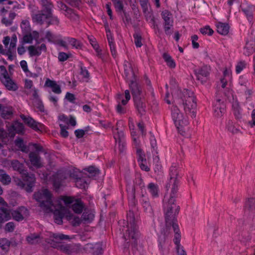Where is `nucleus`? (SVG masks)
<instances>
[{"label": "nucleus", "instance_id": "obj_58", "mask_svg": "<svg viewBox=\"0 0 255 255\" xmlns=\"http://www.w3.org/2000/svg\"><path fill=\"white\" fill-rule=\"evenodd\" d=\"M24 35L23 36V43H31L33 41V36L31 33H24Z\"/></svg>", "mask_w": 255, "mask_h": 255}, {"label": "nucleus", "instance_id": "obj_8", "mask_svg": "<svg viewBox=\"0 0 255 255\" xmlns=\"http://www.w3.org/2000/svg\"><path fill=\"white\" fill-rule=\"evenodd\" d=\"M170 179L166 184L165 188L167 190L171 188L173 191L178 190L179 180L178 179V172L175 166L172 165L169 169Z\"/></svg>", "mask_w": 255, "mask_h": 255}, {"label": "nucleus", "instance_id": "obj_16", "mask_svg": "<svg viewBox=\"0 0 255 255\" xmlns=\"http://www.w3.org/2000/svg\"><path fill=\"white\" fill-rule=\"evenodd\" d=\"M128 82L132 98L143 95L141 86L137 82L136 79L131 80Z\"/></svg>", "mask_w": 255, "mask_h": 255}, {"label": "nucleus", "instance_id": "obj_4", "mask_svg": "<svg viewBox=\"0 0 255 255\" xmlns=\"http://www.w3.org/2000/svg\"><path fill=\"white\" fill-rule=\"evenodd\" d=\"M42 8L38 11L37 13L31 15L33 22L42 25L44 23L45 19H48L52 16L53 4L51 0H40Z\"/></svg>", "mask_w": 255, "mask_h": 255}, {"label": "nucleus", "instance_id": "obj_43", "mask_svg": "<svg viewBox=\"0 0 255 255\" xmlns=\"http://www.w3.org/2000/svg\"><path fill=\"white\" fill-rule=\"evenodd\" d=\"M113 2L114 3L116 10L119 15L121 14L122 12L125 10L122 1L120 0H116Z\"/></svg>", "mask_w": 255, "mask_h": 255}, {"label": "nucleus", "instance_id": "obj_51", "mask_svg": "<svg viewBox=\"0 0 255 255\" xmlns=\"http://www.w3.org/2000/svg\"><path fill=\"white\" fill-rule=\"evenodd\" d=\"M133 37L134 38L135 46L137 47H141L142 43L141 42L142 37L141 35L138 32H135L133 34Z\"/></svg>", "mask_w": 255, "mask_h": 255}, {"label": "nucleus", "instance_id": "obj_33", "mask_svg": "<svg viewBox=\"0 0 255 255\" xmlns=\"http://www.w3.org/2000/svg\"><path fill=\"white\" fill-rule=\"evenodd\" d=\"M125 98L126 99L124 100L123 99V95L121 94H118L117 95V102H120L122 105L125 106L127 104L128 102L130 99V95L129 93V91L128 90H126L125 91Z\"/></svg>", "mask_w": 255, "mask_h": 255}, {"label": "nucleus", "instance_id": "obj_29", "mask_svg": "<svg viewBox=\"0 0 255 255\" xmlns=\"http://www.w3.org/2000/svg\"><path fill=\"white\" fill-rule=\"evenodd\" d=\"M147 188L153 198L159 197V190L157 184L151 182L148 184Z\"/></svg>", "mask_w": 255, "mask_h": 255}, {"label": "nucleus", "instance_id": "obj_55", "mask_svg": "<svg viewBox=\"0 0 255 255\" xmlns=\"http://www.w3.org/2000/svg\"><path fill=\"white\" fill-rule=\"evenodd\" d=\"M163 28L165 34L170 36L173 32V23L169 25L163 24Z\"/></svg>", "mask_w": 255, "mask_h": 255}, {"label": "nucleus", "instance_id": "obj_12", "mask_svg": "<svg viewBox=\"0 0 255 255\" xmlns=\"http://www.w3.org/2000/svg\"><path fill=\"white\" fill-rule=\"evenodd\" d=\"M20 118L26 125L34 130L42 131L44 129V126L43 124L36 122L32 118L26 117L24 115H21Z\"/></svg>", "mask_w": 255, "mask_h": 255}, {"label": "nucleus", "instance_id": "obj_44", "mask_svg": "<svg viewBox=\"0 0 255 255\" xmlns=\"http://www.w3.org/2000/svg\"><path fill=\"white\" fill-rule=\"evenodd\" d=\"M254 6L252 5H249L247 7L242 8V10L245 14L249 20L251 21L253 18V8Z\"/></svg>", "mask_w": 255, "mask_h": 255}, {"label": "nucleus", "instance_id": "obj_25", "mask_svg": "<svg viewBox=\"0 0 255 255\" xmlns=\"http://www.w3.org/2000/svg\"><path fill=\"white\" fill-rule=\"evenodd\" d=\"M45 86L50 87L52 91L55 94H60L62 92L60 85H58L56 81L47 79L45 83Z\"/></svg>", "mask_w": 255, "mask_h": 255}, {"label": "nucleus", "instance_id": "obj_20", "mask_svg": "<svg viewBox=\"0 0 255 255\" xmlns=\"http://www.w3.org/2000/svg\"><path fill=\"white\" fill-rule=\"evenodd\" d=\"M175 233L173 242L176 246L177 252L178 255H187L186 252L184 250L183 247L181 246L180 243L181 240V234L179 232H174Z\"/></svg>", "mask_w": 255, "mask_h": 255}, {"label": "nucleus", "instance_id": "obj_49", "mask_svg": "<svg viewBox=\"0 0 255 255\" xmlns=\"http://www.w3.org/2000/svg\"><path fill=\"white\" fill-rule=\"evenodd\" d=\"M40 236L35 234H31L26 238L27 242L31 244H34L38 243V240Z\"/></svg>", "mask_w": 255, "mask_h": 255}, {"label": "nucleus", "instance_id": "obj_61", "mask_svg": "<svg viewBox=\"0 0 255 255\" xmlns=\"http://www.w3.org/2000/svg\"><path fill=\"white\" fill-rule=\"evenodd\" d=\"M59 127L60 128L61 135L64 138L67 137L69 135L68 131L66 130L68 128V127L62 124H60Z\"/></svg>", "mask_w": 255, "mask_h": 255}, {"label": "nucleus", "instance_id": "obj_5", "mask_svg": "<svg viewBox=\"0 0 255 255\" xmlns=\"http://www.w3.org/2000/svg\"><path fill=\"white\" fill-rule=\"evenodd\" d=\"M126 234L130 239L132 240L131 245L136 248L137 246V240L139 237V231L136 223L134 215L133 212L129 211L127 215Z\"/></svg>", "mask_w": 255, "mask_h": 255}, {"label": "nucleus", "instance_id": "obj_23", "mask_svg": "<svg viewBox=\"0 0 255 255\" xmlns=\"http://www.w3.org/2000/svg\"><path fill=\"white\" fill-rule=\"evenodd\" d=\"M29 158L31 164L36 168H40L43 166L40 161V157L34 152H30L29 154Z\"/></svg>", "mask_w": 255, "mask_h": 255}, {"label": "nucleus", "instance_id": "obj_50", "mask_svg": "<svg viewBox=\"0 0 255 255\" xmlns=\"http://www.w3.org/2000/svg\"><path fill=\"white\" fill-rule=\"evenodd\" d=\"M119 15L122 18V19L126 25L131 23V19L130 15L128 13L126 12V10L122 12L121 14H120Z\"/></svg>", "mask_w": 255, "mask_h": 255}, {"label": "nucleus", "instance_id": "obj_39", "mask_svg": "<svg viewBox=\"0 0 255 255\" xmlns=\"http://www.w3.org/2000/svg\"><path fill=\"white\" fill-rule=\"evenodd\" d=\"M163 58L168 67L170 68H174L175 67V62L170 55L164 53L163 54Z\"/></svg>", "mask_w": 255, "mask_h": 255}, {"label": "nucleus", "instance_id": "obj_64", "mask_svg": "<svg viewBox=\"0 0 255 255\" xmlns=\"http://www.w3.org/2000/svg\"><path fill=\"white\" fill-rule=\"evenodd\" d=\"M9 76L7 70L4 66H0V80Z\"/></svg>", "mask_w": 255, "mask_h": 255}, {"label": "nucleus", "instance_id": "obj_15", "mask_svg": "<svg viewBox=\"0 0 255 255\" xmlns=\"http://www.w3.org/2000/svg\"><path fill=\"white\" fill-rule=\"evenodd\" d=\"M66 207L60 205L58 208L56 209L53 212V218L55 223L61 225L63 223L62 219L65 215Z\"/></svg>", "mask_w": 255, "mask_h": 255}, {"label": "nucleus", "instance_id": "obj_42", "mask_svg": "<svg viewBox=\"0 0 255 255\" xmlns=\"http://www.w3.org/2000/svg\"><path fill=\"white\" fill-rule=\"evenodd\" d=\"M10 242L6 238L0 239V248L4 252H7L9 249Z\"/></svg>", "mask_w": 255, "mask_h": 255}, {"label": "nucleus", "instance_id": "obj_60", "mask_svg": "<svg viewBox=\"0 0 255 255\" xmlns=\"http://www.w3.org/2000/svg\"><path fill=\"white\" fill-rule=\"evenodd\" d=\"M158 242L159 249L161 252H163L164 250V245L165 242V235H163L159 236Z\"/></svg>", "mask_w": 255, "mask_h": 255}, {"label": "nucleus", "instance_id": "obj_7", "mask_svg": "<svg viewBox=\"0 0 255 255\" xmlns=\"http://www.w3.org/2000/svg\"><path fill=\"white\" fill-rule=\"evenodd\" d=\"M51 237L53 238L54 240L52 241L53 242H55L56 243L58 244L56 247L58 250L68 255H70L72 254L73 249L70 245H62L61 244V241L69 240L70 239L69 236L62 233H54Z\"/></svg>", "mask_w": 255, "mask_h": 255}, {"label": "nucleus", "instance_id": "obj_2", "mask_svg": "<svg viewBox=\"0 0 255 255\" xmlns=\"http://www.w3.org/2000/svg\"><path fill=\"white\" fill-rule=\"evenodd\" d=\"M178 104L182 105L186 114H191V118L196 117L195 110L197 107L196 98L194 93L188 89H184L178 94Z\"/></svg>", "mask_w": 255, "mask_h": 255}, {"label": "nucleus", "instance_id": "obj_3", "mask_svg": "<svg viewBox=\"0 0 255 255\" xmlns=\"http://www.w3.org/2000/svg\"><path fill=\"white\" fill-rule=\"evenodd\" d=\"M13 182L20 189H23L29 193L33 191L36 183V178L34 174L29 173L27 170L21 174V178L13 177Z\"/></svg>", "mask_w": 255, "mask_h": 255}, {"label": "nucleus", "instance_id": "obj_17", "mask_svg": "<svg viewBox=\"0 0 255 255\" xmlns=\"http://www.w3.org/2000/svg\"><path fill=\"white\" fill-rule=\"evenodd\" d=\"M214 115L216 117H221L226 112V105L221 99H217L213 105Z\"/></svg>", "mask_w": 255, "mask_h": 255}, {"label": "nucleus", "instance_id": "obj_10", "mask_svg": "<svg viewBox=\"0 0 255 255\" xmlns=\"http://www.w3.org/2000/svg\"><path fill=\"white\" fill-rule=\"evenodd\" d=\"M132 99L134 106L138 114L140 117L145 115L146 113V100L144 95L132 98Z\"/></svg>", "mask_w": 255, "mask_h": 255}, {"label": "nucleus", "instance_id": "obj_30", "mask_svg": "<svg viewBox=\"0 0 255 255\" xmlns=\"http://www.w3.org/2000/svg\"><path fill=\"white\" fill-rule=\"evenodd\" d=\"M8 90L16 91L18 87L9 76L0 80Z\"/></svg>", "mask_w": 255, "mask_h": 255}, {"label": "nucleus", "instance_id": "obj_22", "mask_svg": "<svg viewBox=\"0 0 255 255\" xmlns=\"http://www.w3.org/2000/svg\"><path fill=\"white\" fill-rule=\"evenodd\" d=\"M71 208L76 214H81L86 208L84 202L81 199H76L74 203L71 205Z\"/></svg>", "mask_w": 255, "mask_h": 255}, {"label": "nucleus", "instance_id": "obj_9", "mask_svg": "<svg viewBox=\"0 0 255 255\" xmlns=\"http://www.w3.org/2000/svg\"><path fill=\"white\" fill-rule=\"evenodd\" d=\"M171 112L172 119L177 128H179L180 126L182 127L187 125V120L183 117L177 106H172Z\"/></svg>", "mask_w": 255, "mask_h": 255}, {"label": "nucleus", "instance_id": "obj_45", "mask_svg": "<svg viewBox=\"0 0 255 255\" xmlns=\"http://www.w3.org/2000/svg\"><path fill=\"white\" fill-rule=\"evenodd\" d=\"M61 199L64 202L67 208H71V205L74 203L76 199L73 197L63 196H62Z\"/></svg>", "mask_w": 255, "mask_h": 255}, {"label": "nucleus", "instance_id": "obj_54", "mask_svg": "<svg viewBox=\"0 0 255 255\" xmlns=\"http://www.w3.org/2000/svg\"><path fill=\"white\" fill-rule=\"evenodd\" d=\"M227 128L228 131L232 133L233 134L237 133L239 131V129L236 128L233 124V122L232 121H229L227 125Z\"/></svg>", "mask_w": 255, "mask_h": 255}, {"label": "nucleus", "instance_id": "obj_35", "mask_svg": "<svg viewBox=\"0 0 255 255\" xmlns=\"http://www.w3.org/2000/svg\"><path fill=\"white\" fill-rule=\"evenodd\" d=\"M84 170L89 173V176L90 177L96 176L100 173V170L94 165L89 166L85 168Z\"/></svg>", "mask_w": 255, "mask_h": 255}, {"label": "nucleus", "instance_id": "obj_48", "mask_svg": "<svg viewBox=\"0 0 255 255\" xmlns=\"http://www.w3.org/2000/svg\"><path fill=\"white\" fill-rule=\"evenodd\" d=\"M136 154L137 155V161L140 162H146L145 155L144 152L140 148H138L136 150Z\"/></svg>", "mask_w": 255, "mask_h": 255}, {"label": "nucleus", "instance_id": "obj_38", "mask_svg": "<svg viewBox=\"0 0 255 255\" xmlns=\"http://www.w3.org/2000/svg\"><path fill=\"white\" fill-rule=\"evenodd\" d=\"M234 115L237 120H241L242 118V115L241 111V108L238 102H235L232 106Z\"/></svg>", "mask_w": 255, "mask_h": 255}, {"label": "nucleus", "instance_id": "obj_31", "mask_svg": "<svg viewBox=\"0 0 255 255\" xmlns=\"http://www.w3.org/2000/svg\"><path fill=\"white\" fill-rule=\"evenodd\" d=\"M161 15L164 20L163 24L169 25V24L173 23L172 14L168 10H163L162 11Z\"/></svg>", "mask_w": 255, "mask_h": 255}, {"label": "nucleus", "instance_id": "obj_34", "mask_svg": "<svg viewBox=\"0 0 255 255\" xmlns=\"http://www.w3.org/2000/svg\"><path fill=\"white\" fill-rule=\"evenodd\" d=\"M0 182L4 185H8L11 182V178L3 169H0Z\"/></svg>", "mask_w": 255, "mask_h": 255}, {"label": "nucleus", "instance_id": "obj_18", "mask_svg": "<svg viewBox=\"0 0 255 255\" xmlns=\"http://www.w3.org/2000/svg\"><path fill=\"white\" fill-rule=\"evenodd\" d=\"M28 213V210L24 206L18 207L15 210H12L11 214L12 219L16 221L20 222L24 219L23 215Z\"/></svg>", "mask_w": 255, "mask_h": 255}, {"label": "nucleus", "instance_id": "obj_56", "mask_svg": "<svg viewBox=\"0 0 255 255\" xmlns=\"http://www.w3.org/2000/svg\"><path fill=\"white\" fill-rule=\"evenodd\" d=\"M80 75L83 76V78L88 79L90 77V73L87 68L83 66V63H81L80 65Z\"/></svg>", "mask_w": 255, "mask_h": 255}, {"label": "nucleus", "instance_id": "obj_27", "mask_svg": "<svg viewBox=\"0 0 255 255\" xmlns=\"http://www.w3.org/2000/svg\"><path fill=\"white\" fill-rule=\"evenodd\" d=\"M64 14L71 20L77 21L79 20V14L74 9L69 7L65 11Z\"/></svg>", "mask_w": 255, "mask_h": 255}, {"label": "nucleus", "instance_id": "obj_28", "mask_svg": "<svg viewBox=\"0 0 255 255\" xmlns=\"http://www.w3.org/2000/svg\"><path fill=\"white\" fill-rule=\"evenodd\" d=\"M216 27L217 32L220 34L226 35L229 33L230 26L228 23L219 22Z\"/></svg>", "mask_w": 255, "mask_h": 255}, {"label": "nucleus", "instance_id": "obj_11", "mask_svg": "<svg viewBox=\"0 0 255 255\" xmlns=\"http://www.w3.org/2000/svg\"><path fill=\"white\" fill-rule=\"evenodd\" d=\"M143 189H144V184L143 180L140 178H136L134 181L133 184L131 186L127 187V190L129 196H130L133 199H135V192L141 191L143 192Z\"/></svg>", "mask_w": 255, "mask_h": 255}, {"label": "nucleus", "instance_id": "obj_53", "mask_svg": "<svg viewBox=\"0 0 255 255\" xmlns=\"http://www.w3.org/2000/svg\"><path fill=\"white\" fill-rule=\"evenodd\" d=\"M200 31L203 35L207 34L209 36L212 35L214 33V30L211 28L209 25H206L204 27L201 28Z\"/></svg>", "mask_w": 255, "mask_h": 255}, {"label": "nucleus", "instance_id": "obj_41", "mask_svg": "<svg viewBox=\"0 0 255 255\" xmlns=\"http://www.w3.org/2000/svg\"><path fill=\"white\" fill-rule=\"evenodd\" d=\"M124 74L125 79L127 82L131 80L135 79L136 78L133 68L126 69V70H124Z\"/></svg>", "mask_w": 255, "mask_h": 255}, {"label": "nucleus", "instance_id": "obj_13", "mask_svg": "<svg viewBox=\"0 0 255 255\" xmlns=\"http://www.w3.org/2000/svg\"><path fill=\"white\" fill-rule=\"evenodd\" d=\"M197 79L202 83L206 82L210 75V69L207 66H202L199 69L194 70Z\"/></svg>", "mask_w": 255, "mask_h": 255}, {"label": "nucleus", "instance_id": "obj_26", "mask_svg": "<svg viewBox=\"0 0 255 255\" xmlns=\"http://www.w3.org/2000/svg\"><path fill=\"white\" fill-rule=\"evenodd\" d=\"M140 202L144 208L145 212L151 213L152 211V208L150 205L149 200L148 197H145L143 193L142 192L141 194V199Z\"/></svg>", "mask_w": 255, "mask_h": 255}, {"label": "nucleus", "instance_id": "obj_47", "mask_svg": "<svg viewBox=\"0 0 255 255\" xmlns=\"http://www.w3.org/2000/svg\"><path fill=\"white\" fill-rule=\"evenodd\" d=\"M0 211L4 214L3 218L6 221L9 220L11 218V213L12 211L10 209L4 207H0Z\"/></svg>", "mask_w": 255, "mask_h": 255}, {"label": "nucleus", "instance_id": "obj_63", "mask_svg": "<svg viewBox=\"0 0 255 255\" xmlns=\"http://www.w3.org/2000/svg\"><path fill=\"white\" fill-rule=\"evenodd\" d=\"M153 170L155 174L157 175H161L163 173L162 165L158 162L154 165Z\"/></svg>", "mask_w": 255, "mask_h": 255}, {"label": "nucleus", "instance_id": "obj_19", "mask_svg": "<svg viewBox=\"0 0 255 255\" xmlns=\"http://www.w3.org/2000/svg\"><path fill=\"white\" fill-rule=\"evenodd\" d=\"M66 178L65 174L62 172H57L53 175V185L56 191L61 188Z\"/></svg>", "mask_w": 255, "mask_h": 255}, {"label": "nucleus", "instance_id": "obj_36", "mask_svg": "<svg viewBox=\"0 0 255 255\" xmlns=\"http://www.w3.org/2000/svg\"><path fill=\"white\" fill-rule=\"evenodd\" d=\"M244 209L249 211L255 209V198L253 197L248 198L245 203Z\"/></svg>", "mask_w": 255, "mask_h": 255}, {"label": "nucleus", "instance_id": "obj_14", "mask_svg": "<svg viewBox=\"0 0 255 255\" xmlns=\"http://www.w3.org/2000/svg\"><path fill=\"white\" fill-rule=\"evenodd\" d=\"M115 130H117L116 133L115 132L114 129H113L114 137L116 142H118L119 146V150L122 152L125 149L126 142L125 140V136L122 130L119 131L118 128H116Z\"/></svg>", "mask_w": 255, "mask_h": 255}, {"label": "nucleus", "instance_id": "obj_52", "mask_svg": "<svg viewBox=\"0 0 255 255\" xmlns=\"http://www.w3.org/2000/svg\"><path fill=\"white\" fill-rule=\"evenodd\" d=\"M27 49L30 57L34 56H39L40 55V53L37 50L36 47L33 45L28 46Z\"/></svg>", "mask_w": 255, "mask_h": 255}, {"label": "nucleus", "instance_id": "obj_37", "mask_svg": "<svg viewBox=\"0 0 255 255\" xmlns=\"http://www.w3.org/2000/svg\"><path fill=\"white\" fill-rule=\"evenodd\" d=\"M73 47H74L76 49H81L83 44L81 42L77 40L75 38L66 37L64 38Z\"/></svg>", "mask_w": 255, "mask_h": 255}, {"label": "nucleus", "instance_id": "obj_32", "mask_svg": "<svg viewBox=\"0 0 255 255\" xmlns=\"http://www.w3.org/2000/svg\"><path fill=\"white\" fill-rule=\"evenodd\" d=\"M0 113L1 117L5 119H10L13 115L12 108L10 107L2 106Z\"/></svg>", "mask_w": 255, "mask_h": 255}, {"label": "nucleus", "instance_id": "obj_62", "mask_svg": "<svg viewBox=\"0 0 255 255\" xmlns=\"http://www.w3.org/2000/svg\"><path fill=\"white\" fill-rule=\"evenodd\" d=\"M70 55L64 52H60L58 53V59L60 62H64L70 57Z\"/></svg>", "mask_w": 255, "mask_h": 255}, {"label": "nucleus", "instance_id": "obj_40", "mask_svg": "<svg viewBox=\"0 0 255 255\" xmlns=\"http://www.w3.org/2000/svg\"><path fill=\"white\" fill-rule=\"evenodd\" d=\"M11 128L17 133H22L24 131L23 125L18 122H15L11 126Z\"/></svg>", "mask_w": 255, "mask_h": 255}, {"label": "nucleus", "instance_id": "obj_21", "mask_svg": "<svg viewBox=\"0 0 255 255\" xmlns=\"http://www.w3.org/2000/svg\"><path fill=\"white\" fill-rule=\"evenodd\" d=\"M10 167L13 170L18 172L20 175L27 170L24 164L20 162L18 160L13 159L10 160Z\"/></svg>", "mask_w": 255, "mask_h": 255}, {"label": "nucleus", "instance_id": "obj_57", "mask_svg": "<svg viewBox=\"0 0 255 255\" xmlns=\"http://www.w3.org/2000/svg\"><path fill=\"white\" fill-rule=\"evenodd\" d=\"M245 52L244 53L245 55L249 56L252 54L255 51V48L254 46H252L251 44H250L249 42L246 43V45L245 47Z\"/></svg>", "mask_w": 255, "mask_h": 255}, {"label": "nucleus", "instance_id": "obj_59", "mask_svg": "<svg viewBox=\"0 0 255 255\" xmlns=\"http://www.w3.org/2000/svg\"><path fill=\"white\" fill-rule=\"evenodd\" d=\"M243 90L245 91V94L246 96L247 100H250L253 94V91L252 89H249L246 85H245L242 88Z\"/></svg>", "mask_w": 255, "mask_h": 255}, {"label": "nucleus", "instance_id": "obj_46", "mask_svg": "<svg viewBox=\"0 0 255 255\" xmlns=\"http://www.w3.org/2000/svg\"><path fill=\"white\" fill-rule=\"evenodd\" d=\"M20 27L23 33H29L31 31L30 23L28 20H23L20 24Z\"/></svg>", "mask_w": 255, "mask_h": 255}, {"label": "nucleus", "instance_id": "obj_24", "mask_svg": "<svg viewBox=\"0 0 255 255\" xmlns=\"http://www.w3.org/2000/svg\"><path fill=\"white\" fill-rule=\"evenodd\" d=\"M94 217L95 215L93 211L91 209L86 208L82 215V222L85 224L90 223L93 221Z\"/></svg>", "mask_w": 255, "mask_h": 255}, {"label": "nucleus", "instance_id": "obj_6", "mask_svg": "<svg viewBox=\"0 0 255 255\" xmlns=\"http://www.w3.org/2000/svg\"><path fill=\"white\" fill-rule=\"evenodd\" d=\"M52 194L47 189L35 192L33 198L39 203V207L47 211H51L53 206L52 200Z\"/></svg>", "mask_w": 255, "mask_h": 255}, {"label": "nucleus", "instance_id": "obj_1", "mask_svg": "<svg viewBox=\"0 0 255 255\" xmlns=\"http://www.w3.org/2000/svg\"><path fill=\"white\" fill-rule=\"evenodd\" d=\"M178 190H171L169 198L164 205L165 226L167 229L171 227L174 232L180 231L177 224V216L180 211V206L176 203V198L178 197Z\"/></svg>", "mask_w": 255, "mask_h": 255}]
</instances>
